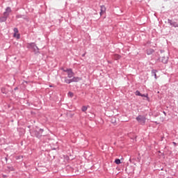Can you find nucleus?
I'll use <instances>...</instances> for the list:
<instances>
[{
	"label": "nucleus",
	"instance_id": "obj_18",
	"mask_svg": "<svg viewBox=\"0 0 178 178\" xmlns=\"http://www.w3.org/2000/svg\"><path fill=\"white\" fill-rule=\"evenodd\" d=\"M168 23L170 26H172L173 22H172L171 19H168Z\"/></svg>",
	"mask_w": 178,
	"mask_h": 178
},
{
	"label": "nucleus",
	"instance_id": "obj_11",
	"mask_svg": "<svg viewBox=\"0 0 178 178\" xmlns=\"http://www.w3.org/2000/svg\"><path fill=\"white\" fill-rule=\"evenodd\" d=\"M2 94H8V90L5 88H1Z\"/></svg>",
	"mask_w": 178,
	"mask_h": 178
},
{
	"label": "nucleus",
	"instance_id": "obj_23",
	"mask_svg": "<svg viewBox=\"0 0 178 178\" xmlns=\"http://www.w3.org/2000/svg\"><path fill=\"white\" fill-rule=\"evenodd\" d=\"M30 47H34V43H31Z\"/></svg>",
	"mask_w": 178,
	"mask_h": 178
},
{
	"label": "nucleus",
	"instance_id": "obj_31",
	"mask_svg": "<svg viewBox=\"0 0 178 178\" xmlns=\"http://www.w3.org/2000/svg\"><path fill=\"white\" fill-rule=\"evenodd\" d=\"M35 48H38V47H37V46H35Z\"/></svg>",
	"mask_w": 178,
	"mask_h": 178
},
{
	"label": "nucleus",
	"instance_id": "obj_27",
	"mask_svg": "<svg viewBox=\"0 0 178 178\" xmlns=\"http://www.w3.org/2000/svg\"><path fill=\"white\" fill-rule=\"evenodd\" d=\"M154 123H156V124H159V123H158V122H154Z\"/></svg>",
	"mask_w": 178,
	"mask_h": 178
},
{
	"label": "nucleus",
	"instance_id": "obj_5",
	"mask_svg": "<svg viewBox=\"0 0 178 178\" xmlns=\"http://www.w3.org/2000/svg\"><path fill=\"white\" fill-rule=\"evenodd\" d=\"M67 73V77L69 79H72V77L74 76V72H73V70L72 69H69Z\"/></svg>",
	"mask_w": 178,
	"mask_h": 178
},
{
	"label": "nucleus",
	"instance_id": "obj_26",
	"mask_svg": "<svg viewBox=\"0 0 178 178\" xmlns=\"http://www.w3.org/2000/svg\"><path fill=\"white\" fill-rule=\"evenodd\" d=\"M15 91H16V90H19V88L16 87L14 88Z\"/></svg>",
	"mask_w": 178,
	"mask_h": 178
},
{
	"label": "nucleus",
	"instance_id": "obj_21",
	"mask_svg": "<svg viewBox=\"0 0 178 178\" xmlns=\"http://www.w3.org/2000/svg\"><path fill=\"white\" fill-rule=\"evenodd\" d=\"M140 97H145L146 98H148V95L141 94Z\"/></svg>",
	"mask_w": 178,
	"mask_h": 178
},
{
	"label": "nucleus",
	"instance_id": "obj_30",
	"mask_svg": "<svg viewBox=\"0 0 178 178\" xmlns=\"http://www.w3.org/2000/svg\"><path fill=\"white\" fill-rule=\"evenodd\" d=\"M173 144H175L176 145V143L173 142Z\"/></svg>",
	"mask_w": 178,
	"mask_h": 178
},
{
	"label": "nucleus",
	"instance_id": "obj_19",
	"mask_svg": "<svg viewBox=\"0 0 178 178\" xmlns=\"http://www.w3.org/2000/svg\"><path fill=\"white\" fill-rule=\"evenodd\" d=\"M22 17H23V15H16V19H20V18H22Z\"/></svg>",
	"mask_w": 178,
	"mask_h": 178
},
{
	"label": "nucleus",
	"instance_id": "obj_24",
	"mask_svg": "<svg viewBox=\"0 0 178 178\" xmlns=\"http://www.w3.org/2000/svg\"><path fill=\"white\" fill-rule=\"evenodd\" d=\"M17 38H20V35H19V34H18V35H17Z\"/></svg>",
	"mask_w": 178,
	"mask_h": 178
},
{
	"label": "nucleus",
	"instance_id": "obj_15",
	"mask_svg": "<svg viewBox=\"0 0 178 178\" xmlns=\"http://www.w3.org/2000/svg\"><path fill=\"white\" fill-rule=\"evenodd\" d=\"M14 37H16V33H19V29L17 28H14Z\"/></svg>",
	"mask_w": 178,
	"mask_h": 178
},
{
	"label": "nucleus",
	"instance_id": "obj_20",
	"mask_svg": "<svg viewBox=\"0 0 178 178\" xmlns=\"http://www.w3.org/2000/svg\"><path fill=\"white\" fill-rule=\"evenodd\" d=\"M151 54H154V49H150L149 53H147V55H151Z\"/></svg>",
	"mask_w": 178,
	"mask_h": 178
},
{
	"label": "nucleus",
	"instance_id": "obj_1",
	"mask_svg": "<svg viewBox=\"0 0 178 178\" xmlns=\"http://www.w3.org/2000/svg\"><path fill=\"white\" fill-rule=\"evenodd\" d=\"M12 13V9L10 7H7L6 8V11L3 13V16L0 17V23H3L8 20V17H9V15Z\"/></svg>",
	"mask_w": 178,
	"mask_h": 178
},
{
	"label": "nucleus",
	"instance_id": "obj_14",
	"mask_svg": "<svg viewBox=\"0 0 178 178\" xmlns=\"http://www.w3.org/2000/svg\"><path fill=\"white\" fill-rule=\"evenodd\" d=\"M87 109H88V107L86 106H82V108H81L82 112H86V111H87Z\"/></svg>",
	"mask_w": 178,
	"mask_h": 178
},
{
	"label": "nucleus",
	"instance_id": "obj_25",
	"mask_svg": "<svg viewBox=\"0 0 178 178\" xmlns=\"http://www.w3.org/2000/svg\"><path fill=\"white\" fill-rule=\"evenodd\" d=\"M86 56V53H84L83 54H82V57L84 58Z\"/></svg>",
	"mask_w": 178,
	"mask_h": 178
},
{
	"label": "nucleus",
	"instance_id": "obj_13",
	"mask_svg": "<svg viewBox=\"0 0 178 178\" xmlns=\"http://www.w3.org/2000/svg\"><path fill=\"white\" fill-rule=\"evenodd\" d=\"M67 95L68 97H70V98H73V97H74V94L72 92H69Z\"/></svg>",
	"mask_w": 178,
	"mask_h": 178
},
{
	"label": "nucleus",
	"instance_id": "obj_12",
	"mask_svg": "<svg viewBox=\"0 0 178 178\" xmlns=\"http://www.w3.org/2000/svg\"><path fill=\"white\" fill-rule=\"evenodd\" d=\"M115 163H116V165H120V163H122V162L120 161V159H116L115 160Z\"/></svg>",
	"mask_w": 178,
	"mask_h": 178
},
{
	"label": "nucleus",
	"instance_id": "obj_2",
	"mask_svg": "<svg viewBox=\"0 0 178 178\" xmlns=\"http://www.w3.org/2000/svg\"><path fill=\"white\" fill-rule=\"evenodd\" d=\"M136 119L139 124H141V126L145 125V122H147V117H145V115H139L136 117Z\"/></svg>",
	"mask_w": 178,
	"mask_h": 178
},
{
	"label": "nucleus",
	"instance_id": "obj_4",
	"mask_svg": "<svg viewBox=\"0 0 178 178\" xmlns=\"http://www.w3.org/2000/svg\"><path fill=\"white\" fill-rule=\"evenodd\" d=\"M105 12H106V8L105 7V6H100V16H102V15H104Z\"/></svg>",
	"mask_w": 178,
	"mask_h": 178
},
{
	"label": "nucleus",
	"instance_id": "obj_16",
	"mask_svg": "<svg viewBox=\"0 0 178 178\" xmlns=\"http://www.w3.org/2000/svg\"><path fill=\"white\" fill-rule=\"evenodd\" d=\"M8 170H10L11 172H15V168L12 166L8 167Z\"/></svg>",
	"mask_w": 178,
	"mask_h": 178
},
{
	"label": "nucleus",
	"instance_id": "obj_6",
	"mask_svg": "<svg viewBox=\"0 0 178 178\" xmlns=\"http://www.w3.org/2000/svg\"><path fill=\"white\" fill-rule=\"evenodd\" d=\"M161 60L162 63L166 64V63H168V60H169V57L164 56L161 57Z\"/></svg>",
	"mask_w": 178,
	"mask_h": 178
},
{
	"label": "nucleus",
	"instance_id": "obj_28",
	"mask_svg": "<svg viewBox=\"0 0 178 178\" xmlns=\"http://www.w3.org/2000/svg\"><path fill=\"white\" fill-rule=\"evenodd\" d=\"M77 172H79V170H75V171H74L75 173H77Z\"/></svg>",
	"mask_w": 178,
	"mask_h": 178
},
{
	"label": "nucleus",
	"instance_id": "obj_7",
	"mask_svg": "<svg viewBox=\"0 0 178 178\" xmlns=\"http://www.w3.org/2000/svg\"><path fill=\"white\" fill-rule=\"evenodd\" d=\"M72 83H77L81 80V78L79 76H74L72 79Z\"/></svg>",
	"mask_w": 178,
	"mask_h": 178
},
{
	"label": "nucleus",
	"instance_id": "obj_17",
	"mask_svg": "<svg viewBox=\"0 0 178 178\" xmlns=\"http://www.w3.org/2000/svg\"><path fill=\"white\" fill-rule=\"evenodd\" d=\"M135 94H136V95H138V97H141V92H140L138 90H136Z\"/></svg>",
	"mask_w": 178,
	"mask_h": 178
},
{
	"label": "nucleus",
	"instance_id": "obj_9",
	"mask_svg": "<svg viewBox=\"0 0 178 178\" xmlns=\"http://www.w3.org/2000/svg\"><path fill=\"white\" fill-rule=\"evenodd\" d=\"M156 72H158L156 70H152V76H154L155 79H158L156 76Z\"/></svg>",
	"mask_w": 178,
	"mask_h": 178
},
{
	"label": "nucleus",
	"instance_id": "obj_8",
	"mask_svg": "<svg viewBox=\"0 0 178 178\" xmlns=\"http://www.w3.org/2000/svg\"><path fill=\"white\" fill-rule=\"evenodd\" d=\"M113 58V59H115V60H119V59H120V58H122V56L119 54H114Z\"/></svg>",
	"mask_w": 178,
	"mask_h": 178
},
{
	"label": "nucleus",
	"instance_id": "obj_22",
	"mask_svg": "<svg viewBox=\"0 0 178 178\" xmlns=\"http://www.w3.org/2000/svg\"><path fill=\"white\" fill-rule=\"evenodd\" d=\"M62 70H63V72H65V73H67L69 71V69H66V70H64V69H62Z\"/></svg>",
	"mask_w": 178,
	"mask_h": 178
},
{
	"label": "nucleus",
	"instance_id": "obj_29",
	"mask_svg": "<svg viewBox=\"0 0 178 178\" xmlns=\"http://www.w3.org/2000/svg\"><path fill=\"white\" fill-rule=\"evenodd\" d=\"M163 114H164V115H166V113H165V111H163Z\"/></svg>",
	"mask_w": 178,
	"mask_h": 178
},
{
	"label": "nucleus",
	"instance_id": "obj_3",
	"mask_svg": "<svg viewBox=\"0 0 178 178\" xmlns=\"http://www.w3.org/2000/svg\"><path fill=\"white\" fill-rule=\"evenodd\" d=\"M44 132V130L42 129H40V131L35 130L33 131V136L36 137L37 138H41L42 137V133Z\"/></svg>",
	"mask_w": 178,
	"mask_h": 178
},
{
	"label": "nucleus",
	"instance_id": "obj_10",
	"mask_svg": "<svg viewBox=\"0 0 178 178\" xmlns=\"http://www.w3.org/2000/svg\"><path fill=\"white\" fill-rule=\"evenodd\" d=\"M65 83L67 84H70V83H72V79H67V77L65 78Z\"/></svg>",
	"mask_w": 178,
	"mask_h": 178
}]
</instances>
